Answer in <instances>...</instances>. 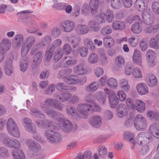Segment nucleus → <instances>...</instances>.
<instances>
[{
  "mask_svg": "<svg viewBox=\"0 0 159 159\" xmlns=\"http://www.w3.org/2000/svg\"><path fill=\"white\" fill-rule=\"evenodd\" d=\"M0 141L5 146L10 148L16 149L20 148L21 146L18 140L13 139L4 133L0 134Z\"/></svg>",
  "mask_w": 159,
  "mask_h": 159,
  "instance_id": "nucleus-1",
  "label": "nucleus"
},
{
  "mask_svg": "<svg viewBox=\"0 0 159 159\" xmlns=\"http://www.w3.org/2000/svg\"><path fill=\"white\" fill-rule=\"evenodd\" d=\"M44 136L48 141L52 144H58L62 140L61 134L53 130H48L45 131Z\"/></svg>",
  "mask_w": 159,
  "mask_h": 159,
  "instance_id": "nucleus-2",
  "label": "nucleus"
},
{
  "mask_svg": "<svg viewBox=\"0 0 159 159\" xmlns=\"http://www.w3.org/2000/svg\"><path fill=\"white\" fill-rule=\"evenodd\" d=\"M152 136L148 133L145 132H141L136 136V139L134 142V144L136 143L139 145L144 146L148 145V144L152 141Z\"/></svg>",
  "mask_w": 159,
  "mask_h": 159,
  "instance_id": "nucleus-3",
  "label": "nucleus"
},
{
  "mask_svg": "<svg viewBox=\"0 0 159 159\" xmlns=\"http://www.w3.org/2000/svg\"><path fill=\"white\" fill-rule=\"evenodd\" d=\"M48 101L46 99L44 101L42 102L40 104V107L44 113L49 116H50L55 120H58L59 118V116L60 113L55 111L53 109L48 107L50 104H48L47 102Z\"/></svg>",
  "mask_w": 159,
  "mask_h": 159,
  "instance_id": "nucleus-4",
  "label": "nucleus"
},
{
  "mask_svg": "<svg viewBox=\"0 0 159 159\" xmlns=\"http://www.w3.org/2000/svg\"><path fill=\"white\" fill-rule=\"evenodd\" d=\"M7 128L8 133L12 136L19 138L20 134L16 123L11 118L8 120L7 122Z\"/></svg>",
  "mask_w": 159,
  "mask_h": 159,
  "instance_id": "nucleus-5",
  "label": "nucleus"
},
{
  "mask_svg": "<svg viewBox=\"0 0 159 159\" xmlns=\"http://www.w3.org/2000/svg\"><path fill=\"white\" fill-rule=\"evenodd\" d=\"M57 120L59 126L66 133H69L72 129L75 131L77 129L76 125H74L73 127L71 122L66 118H60Z\"/></svg>",
  "mask_w": 159,
  "mask_h": 159,
  "instance_id": "nucleus-6",
  "label": "nucleus"
},
{
  "mask_svg": "<svg viewBox=\"0 0 159 159\" xmlns=\"http://www.w3.org/2000/svg\"><path fill=\"white\" fill-rule=\"evenodd\" d=\"M78 114V118L86 119L88 117L89 109L88 103H81L79 104L77 107Z\"/></svg>",
  "mask_w": 159,
  "mask_h": 159,
  "instance_id": "nucleus-7",
  "label": "nucleus"
},
{
  "mask_svg": "<svg viewBox=\"0 0 159 159\" xmlns=\"http://www.w3.org/2000/svg\"><path fill=\"white\" fill-rule=\"evenodd\" d=\"M134 125L136 129L140 131L145 129L147 126L146 120L140 114H138L135 117Z\"/></svg>",
  "mask_w": 159,
  "mask_h": 159,
  "instance_id": "nucleus-8",
  "label": "nucleus"
},
{
  "mask_svg": "<svg viewBox=\"0 0 159 159\" xmlns=\"http://www.w3.org/2000/svg\"><path fill=\"white\" fill-rule=\"evenodd\" d=\"M142 20L146 25H151L154 23V18L153 14L150 9H147L142 14Z\"/></svg>",
  "mask_w": 159,
  "mask_h": 159,
  "instance_id": "nucleus-9",
  "label": "nucleus"
},
{
  "mask_svg": "<svg viewBox=\"0 0 159 159\" xmlns=\"http://www.w3.org/2000/svg\"><path fill=\"white\" fill-rule=\"evenodd\" d=\"M75 24L74 21L69 20H65L60 23V27L62 31L65 32L72 31L75 27Z\"/></svg>",
  "mask_w": 159,
  "mask_h": 159,
  "instance_id": "nucleus-10",
  "label": "nucleus"
},
{
  "mask_svg": "<svg viewBox=\"0 0 159 159\" xmlns=\"http://www.w3.org/2000/svg\"><path fill=\"white\" fill-rule=\"evenodd\" d=\"M102 118L99 115H95L89 119V124L93 127L99 128L102 125Z\"/></svg>",
  "mask_w": 159,
  "mask_h": 159,
  "instance_id": "nucleus-11",
  "label": "nucleus"
},
{
  "mask_svg": "<svg viewBox=\"0 0 159 159\" xmlns=\"http://www.w3.org/2000/svg\"><path fill=\"white\" fill-rule=\"evenodd\" d=\"M48 101L47 103L50 104V106L53 107L60 111H62L63 109V104L58 102L57 100L53 98H47Z\"/></svg>",
  "mask_w": 159,
  "mask_h": 159,
  "instance_id": "nucleus-12",
  "label": "nucleus"
},
{
  "mask_svg": "<svg viewBox=\"0 0 159 159\" xmlns=\"http://www.w3.org/2000/svg\"><path fill=\"white\" fill-rule=\"evenodd\" d=\"M36 39L33 36H30L25 40V42L22 46L23 50L31 49L35 43Z\"/></svg>",
  "mask_w": 159,
  "mask_h": 159,
  "instance_id": "nucleus-13",
  "label": "nucleus"
},
{
  "mask_svg": "<svg viewBox=\"0 0 159 159\" xmlns=\"http://www.w3.org/2000/svg\"><path fill=\"white\" fill-rule=\"evenodd\" d=\"M86 102L87 103H89V104H88L89 111L98 112L101 111L102 109L101 107L94 101L91 99H89L87 98H86Z\"/></svg>",
  "mask_w": 159,
  "mask_h": 159,
  "instance_id": "nucleus-14",
  "label": "nucleus"
},
{
  "mask_svg": "<svg viewBox=\"0 0 159 159\" xmlns=\"http://www.w3.org/2000/svg\"><path fill=\"white\" fill-rule=\"evenodd\" d=\"M88 26L90 30L95 32L99 31L101 28L100 24L94 20H89L88 23Z\"/></svg>",
  "mask_w": 159,
  "mask_h": 159,
  "instance_id": "nucleus-15",
  "label": "nucleus"
},
{
  "mask_svg": "<svg viewBox=\"0 0 159 159\" xmlns=\"http://www.w3.org/2000/svg\"><path fill=\"white\" fill-rule=\"evenodd\" d=\"M66 112L69 116L74 119H78V114L75 108L72 105H69L66 107Z\"/></svg>",
  "mask_w": 159,
  "mask_h": 159,
  "instance_id": "nucleus-16",
  "label": "nucleus"
},
{
  "mask_svg": "<svg viewBox=\"0 0 159 159\" xmlns=\"http://www.w3.org/2000/svg\"><path fill=\"white\" fill-rule=\"evenodd\" d=\"M117 115L120 117L125 116L127 114V109L126 105L123 103L118 105L117 108Z\"/></svg>",
  "mask_w": 159,
  "mask_h": 159,
  "instance_id": "nucleus-17",
  "label": "nucleus"
},
{
  "mask_svg": "<svg viewBox=\"0 0 159 159\" xmlns=\"http://www.w3.org/2000/svg\"><path fill=\"white\" fill-rule=\"evenodd\" d=\"M71 50H56L53 54V59L55 62L58 61L63 55H67Z\"/></svg>",
  "mask_w": 159,
  "mask_h": 159,
  "instance_id": "nucleus-18",
  "label": "nucleus"
},
{
  "mask_svg": "<svg viewBox=\"0 0 159 159\" xmlns=\"http://www.w3.org/2000/svg\"><path fill=\"white\" fill-rule=\"evenodd\" d=\"M52 37L50 35H47L44 37L40 42L36 43V47L40 48H43L48 45L51 42Z\"/></svg>",
  "mask_w": 159,
  "mask_h": 159,
  "instance_id": "nucleus-19",
  "label": "nucleus"
},
{
  "mask_svg": "<svg viewBox=\"0 0 159 159\" xmlns=\"http://www.w3.org/2000/svg\"><path fill=\"white\" fill-rule=\"evenodd\" d=\"M99 4V0H90L89 6L92 15H95L97 12Z\"/></svg>",
  "mask_w": 159,
  "mask_h": 159,
  "instance_id": "nucleus-20",
  "label": "nucleus"
},
{
  "mask_svg": "<svg viewBox=\"0 0 159 159\" xmlns=\"http://www.w3.org/2000/svg\"><path fill=\"white\" fill-rule=\"evenodd\" d=\"M35 123L37 126L40 128H45L51 127L52 123L47 120H36Z\"/></svg>",
  "mask_w": 159,
  "mask_h": 159,
  "instance_id": "nucleus-21",
  "label": "nucleus"
},
{
  "mask_svg": "<svg viewBox=\"0 0 159 159\" xmlns=\"http://www.w3.org/2000/svg\"><path fill=\"white\" fill-rule=\"evenodd\" d=\"M26 145L30 150L31 151L32 154V153H37V152H38V148L33 140L31 139L27 140Z\"/></svg>",
  "mask_w": 159,
  "mask_h": 159,
  "instance_id": "nucleus-22",
  "label": "nucleus"
},
{
  "mask_svg": "<svg viewBox=\"0 0 159 159\" xmlns=\"http://www.w3.org/2000/svg\"><path fill=\"white\" fill-rule=\"evenodd\" d=\"M137 92L140 95H145L148 92V88L147 85L144 83H140L136 87Z\"/></svg>",
  "mask_w": 159,
  "mask_h": 159,
  "instance_id": "nucleus-23",
  "label": "nucleus"
},
{
  "mask_svg": "<svg viewBox=\"0 0 159 159\" xmlns=\"http://www.w3.org/2000/svg\"><path fill=\"white\" fill-rule=\"evenodd\" d=\"M42 58V53L40 52L36 53L34 55L33 57V68L35 69L39 65Z\"/></svg>",
  "mask_w": 159,
  "mask_h": 159,
  "instance_id": "nucleus-24",
  "label": "nucleus"
},
{
  "mask_svg": "<svg viewBox=\"0 0 159 159\" xmlns=\"http://www.w3.org/2000/svg\"><path fill=\"white\" fill-rule=\"evenodd\" d=\"M13 57H11L10 61H7L5 64V71L6 74L8 75H10L13 72L14 69L12 65Z\"/></svg>",
  "mask_w": 159,
  "mask_h": 159,
  "instance_id": "nucleus-25",
  "label": "nucleus"
},
{
  "mask_svg": "<svg viewBox=\"0 0 159 159\" xmlns=\"http://www.w3.org/2000/svg\"><path fill=\"white\" fill-rule=\"evenodd\" d=\"M150 132L155 137L159 139V126L155 124H153L150 126Z\"/></svg>",
  "mask_w": 159,
  "mask_h": 159,
  "instance_id": "nucleus-26",
  "label": "nucleus"
},
{
  "mask_svg": "<svg viewBox=\"0 0 159 159\" xmlns=\"http://www.w3.org/2000/svg\"><path fill=\"white\" fill-rule=\"evenodd\" d=\"M146 81L150 86H153L157 84V80L153 75L149 74L146 79Z\"/></svg>",
  "mask_w": 159,
  "mask_h": 159,
  "instance_id": "nucleus-27",
  "label": "nucleus"
},
{
  "mask_svg": "<svg viewBox=\"0 0 159 159\" xmlns=\"http://www.w3.org/2000/svg\"><path fill=\"white\" fill-rule=\"evenodd\" d=\"M134 6L137 9L141 11L145 10L147 7L148 5L145 4L143 0H136L134 3Z\"/></svg>",
  "mask_w": 159,
  "mask_h": 159,
  "instance_id": "nucleus-28",
  "label": "nucleus"
},
{
  "mask_svg": "<svg viewBox=\"0 0 159 159\" xmlns=\"http://www.w3.org/2000/svg\"><path fill=\"white\" fill-rule=\"evenodd\" d=\"M76 32L79 34H84L89 31V28L85 25L80 24L78 25L75 29Z\"/></svg>",
  "mask_w": 159,
  "mask_h": 159,
  "instance_id": "nucleus-29",
  "label": "nucleus"
},
{
  "mask_svg": "<svg viewBox=\"0 0 159 159\" xmlns=\"http://www.w3.org/2000/svg\"><path fill=\"white\" fill-rule=\"evenodd\" d=\"M112 28L114 30H122L125 28V23L121 21H115L112 24Z\"/></svg>",
  "mask_w": 159,
  "mask_h": 159,
  "instance_id": "nucleus-30",
  "label": "nucleus"
},
{
  "mask_svg": "<svg viewBox=\"0 0 159 159\" xmlns=\"http://www.w3.org/2000/svg\"><path fill=\"white\" fill-rule=\"evenodd\" d=\"M134 62L139 65H141L142 60L141 54L139 50H135L133 56Z\"/></svg>",
  "mask_w": 159,
  "mask_h": 159,
  "instance_id": "nucleus-31",
  "label": "nucleus"
},
{
  "mask_svg": "<svg viewBox=\"0 0 159 159\" xmlns=\"http://www.w3.org/2000/svg\"><path fill=\"white\" fill-rule=\"evenodd\" d=\"M11 43L10 39L7 38L3 39L0 43V48L2 50H9Z\"/></svg>",
  "mask_w": 159,
  "mask_h": 159,
  "instance_id": "nucleus-32",
  "label": "nucleus"
},
{
  "mask_svg": "<svg viewBox=\"0 0 159 159\" xmlns=\"http://www.w3.org/2000/svg\"><path fill=\"white\" fill-rule=\"evenodd\" d=\"M77 77L74 75H68L64 77L63 81L69 84L77 83Z\"/></svg>",
  "mask_w": 159,
  "mask_h": 159,
  "instance_id": "nucleus-33",
  "label": "nucleus"
},
{
  "mask_svg": "<svg viewBox=\"0 0 159 159\" xmlns=\"http://www.w3.org/2000/svg\"><path fill=\"white\" fill-rule=\"evenodd\" d=\"M71 96V93L69 92H61L57 97L62 102H64L68 101Z\"/></svg>",
  "mask_w": 159,
  "mask_h": 159,
  "instance_id": "nucleus-34",
  "label": "nucleus"
},
{
  "mask_svg": "<svg viewBox=\"0 0 159 159\" xmlns=\"http://www.w3.org/2000/svg\"><path fill=\"white\" fill-rule=\"evenodd\" d=\"M12 153L15 159H25V154L21 150H13Z\"/></svg>",
  "mask_w": 159,
  "mask_h": 159,
  "instance_id": "nucleus-35",
  "label": "nucleus"
},
{
  "mask_svg": "<svg viewBox=\"0 0 159 159\" xmlns=\"http://www.w3.org/2000/svg\"><path fill=\"white\" fill-rule=\"evenodd\" d=\"M159 30V24H156L153 26L145 27L144 31L146 33H154Z\"/></svg>",
  "mask_w": 159,
  "mask_h": 159,
  "instance_id": "nucleus-36",
  "label": "nucleus"
},
{
  "mask_svg": "<svg viewBox=\"0 0 159 159\" xmlns=\"http://www.w3.org/2000/svg\"><path fill=\"white\" fill-rule=\"evenodd\" d=\"M98 152L101 157L105 158L107 153V150L104 145H100L98 148Z\"/></svg>",
  "mask_w": 159,
  "mask_h": 159,
  "instance_id": "nucleus-37",
  "label": "nucleus"
},
{
  "mask_svg": "<svg viewBox=\"0 0 159 159\" xmlns=\"http://www.w3.org/2000/svg\"><path fill=\"white\" fill-rule=\"evenodd\" d=\"M30 113L31 115L35 117L43 118L46 117L45 115L42 113L39 110L34 108L31 109Z\"/></svg>",
  "mask_w": 159,
  "mask_h": 159,
  "instance_id": "nucleus-38",
  "label": "nucleus"
},
{
  "mask_svg": "<svg viewBox=\"0 0 159 159\" xmlns=\"http://www.w3.org/2000/svg\"><path fill=\"white\" fill-rule=\"evenodd\" d=\"M73 71L75 73L79 75H83L87 72V70L82 65L75 66L73 69Z\"/></svg>",
  "mask_w": 159,
  "mask_h": 159,
  "instance_id": "nucleus-39",
  "label": "nucleus"
},
{
  "mask_svg": "<svg viewBox=\"0 0 159 159\" xmlns=\"http://www.w3.org/2000/svg\"><path fill=\"white\" fill-rule=\"evenodd\" d=\"M16 48H18L21 46V44L24 40V36L21 34H19L16 35L14 37Z\"/></svg>",
  "mask_w": 159,
  "mask_h": 159,
  "instance_id": "nucleus-40",
  "label": "nucleus"
},
{
  "mask_svg": "<svg viewBox=\"0 0 159 159\" xmlns=\"http://www.w3.org/2000/svg\"><path fill=\"white\" fill-rule=\"evenodd\" d=\"M109 98L111 107L112 108H115L119 102V99L116 94H113L112 96Z\"/></svg>",
  "mask_w": 159,
  "mask_h": 159,
  "instance_id": "nucleus-41",
  "label": "nucleus"
},
{
  "mask_svg": "<svg viewBox=\"0 0 159 159\" xmlns=\"http://www.w3.org/2000/svg\"><path fill=\"white\" fill-rule=\"evenodd\" d=\"M103 42L105 46L107 47H111L115 43L114 39L110 36L104 38Z\"/></svg>",
  "mask_w": 159,
  "mask_h": 159,
  "instance_id": "nucleus-42",
  "label": "nucleus"
},
{
  "mask_svg": "<svg viewBox=\"0 0 159 159\" xmlns=\"http://www.w3.org/2000/svg\"><path fill=\"white\" fill-rule=\"evenodd\" d=\"M98 87L99 84L97 82H93L86 87V90L89 92H93L98 89Z\"/></svg>",
  "mask_w": 159,
  "mask_h": 159,
  "instance_id": "nucleus-43",
  "label": "nucleus"
},
{
  "mask_svg": "<svg viewBox=\"0 0 159 159\" xmlns=\"http://www.w3.org/2000/svg\"><path fill=\"white\" fill-rule=\"evenodd\" d=\"M96 97L100 103L104 104L106 99V96L103 92L99 91L96 93Z\"/></svg>",
  "mask_w": 159,
  "mask_h": 159,
  "instance_id": "nucleus-44",
  "label": "nucleus"
},
{
  "mask_svg": "<svg viewBox=\"0 0 159 159\" xmlns=\"http://www.w3.org/2000/svg\"><path fill=\"white\" fill-rule=\"evenodd\" d=\"M72 71V69L70 68L62 69L59 71L57 74V78L60 79L64 78L65 75L71 73Z\"/></svg>",
  "mask_w": 159,
  "mask_h": 159,
  "instance_id": "nucleus-45",
  "label": "nucleus"
},
{
  "mask_svg": "<svg viewBox=\"0 0 159 159\" xmlns=\"http://www.w3.org/2000/svg\"><path fill=\"white\" fill-rule=\"evenodd\" d=\"M136 107L137 111L142 112L145 109V103L142 101L137 100L136 101Z\"/></svg>",
  "mask_w": 159,
  "mask_h": 159,
  "instance_id": "nucleus-46",
  "label": "nucleus"
},
{
  "mask_svg": "<svg viewBox=\"0 0 159 159\" xmlns=\"http://www.w3.org/2000/svg\"><path fill=\"white\" fill-rule=\"evenodd\" d=\"M131 30L134 33L138 34L141 32L143 30V28L140 25V23L137 22L132 26Z\"/></svg>",
  "mask_w": 159,
  "mask_h": 159,
  "instance_id": "nucleus-47",
  "label": "nucleus"
},
{
  "mask_svg": "<svg viewBox=\"0 0 159 159\" xmlns=\"http://www.w3.org/2000/svg\"><path fill=\"white\" fill-rule=\"evenodd\" d=\"M10 156V154L7 148L4 147H0V158H7Z\"/></svg>",
  "mask_w": 159,
  "mask_h": 159,
  "instance_id": "nucleus-48",
  "label": "nucleus"
},
{
  "mask_svg": "<svg viewBox=\"0 0 159 159\" xmlns=\"http://www.w3.org/2000/svg\"><path fill=\"white\" fill-rule=\"evenodd\" d=\"M91 157V153L90 151L85 152L83 154L79 153L75 159H90Z\"/></svg>",
  "mask_w": 159,
  "mask_h": 159,
  "instance_id": "nucleus-49",
  "label": "nucleus"
},
{
  "mask_svg": "<svg viewBox=\"0 0 159 159\" xmlns=\"http://www.w3.org/2000/svg\"><path fill=\"white\" fill-rule=\"evenodd\" d=\"M68 42L73 44L74 48H77L79 47V39L76 38V36H74L68 38Z\"/></svg>",
  "mask_w": 159,
  "mask_h": 159,
  "instance_id": "nucleus-50",
  "label": "nucleus"
},
{
  "mask_svg": "<svg viewBox=\"0 0 159 159\" xmlns=\"http://www.w3.org/2000/svg\"><path fill=\"white\" fill-rule=\"evenodd\" d=\"M84 43L87 50H94L95 49V45L88 38H85L84 40Z\"/></svg>",
  "mask_w": 159,
  "mask_h": 159,
  "instance_id": "nucleus-51",
  "label": "nucleus"
},
{
  "mask_svg": "<svg viewBox=\"0 0 159 159\" xmlns=\"http://www.w3.org/2000/svg\"><path fill=\"white\" fill-rule=\"evenodd\" d=\"M25 129L28 132L34 134L36 132V128L35 125L32 123L24 125Z\"/></svg>",
  "mask_w": 159,
  "mask_h": 159,
  "instance_id": "nucleus-52",
  "label": "nucleus"
},
{
  "mask_svg": "<svg viewBox=\"0 0 159 159\" xmlns=\"http://www.w3.org/2000/svg\"><path fill=\"white\" fill-rule=\"evenodd\" d=\"M111 6L113 8L117 9L121 7L122 5V0H111Z\"/></svg>",
  "mask_w": 159,
  "mask_h": 159,
  "instance_id": "nucleus-53",
  "label": "nucleus"
},
{
  "mask_svg": "<svg viewBox=\"0 0 159 159\" xmlns=\"http://www.w3.org/2000/svg\"><path fill=\"white\" fill-rule=\"evenodd\" d=\"M138 22V23H142V21L140 17L137 15L134 16H130L129 17L126 19V21L128 23H131L132 21Z\"/></svg>",
  "mask_w": 159,
  "mask_h": 159,
  "instance_id": "nucleus-54",
  "label": "nucleus"
},
{
  "mask_svg": "<svg viewBox=\"0 0 159 159\" xmlns=\"http://www.w3.org/2000/svg\"><path fill=\"white\" fill-rule=\"evenodd\" d=\"M107 82V85L111 88L114 89L118 86L117 80L114 78H111L109 79Z\"/></svg>",
  "mask_w": 159,
  "mask_h": 159,
  "instance_id": "nucleus-55",
  "label": "nucleus"
},
{
  "mask_svg": "<svg viewBox=\"0 0 159 159\" xmlns=\"http://www.w3.org/2000/svg\"><path fill=\"white\" fill-rule=\"evenodd\" d=\"M112 30L111 26L107 25L103 27L101 30L102 34L104 35H107L112 32Z\"/></svg>",
  "mask_w": 159,
  "mask_h": 159,
  "instance_id": "nucleus-56",
  "label": "nucleus"
},
{
  "mask_svg": "<svg viewBox=\"0 0 159 159\" xmlns=\"http://www.w3.org/2000/svg\"><path fill=\"white\" fill-rule=\"evenodd\" d=\"M98 60V57L97 54L94 53L90 54L88 58L89 62L90 63H95L97 62Z\"/></svg>",
  "mask_w": 159,
  "mask_h": 159,
  "instance_id": "nucleus-57",
  "label": "nucleus"
},
{
  "mask_svg": "<svg viewBox=\"0 0 159 159\" xmlns=\"http://www.w3.org/2000/svg\"><path fill=\"white\" fill-rule=\"evenodd\" d=\"M62 44V41L61 39H57L55 40L52 43L50 50L58 49Z\"/></svg>",
  "mask_w": 159,
  "mask_h": 159,
  "instance_id": "nucleus-58",
  "label": "nucleus"
},
{
  "mask_svg": "<svg viewBox=\"0 0 159 159\" xmlns=\"http://www.w3.org/2000/svg\"><path fill=\"white\" fill-rule=\"evenodd\" d=\"M106 14L103 13L98 14L97 16V21L100 24L105 23L106 21Z\"/></svg>",
  "mask_w": 159,
  "mask_h": 159,
  "instance_id": "nucleus-59",
  "label": "nucleus"
},
{
  "mask_svg": "<svg viewBox=\"0 0 159 159\" xmlns=\"http://www.w3.org/2000/svg\"><path fill=\"white\" fill-rule=\"evenodd\" d=\"M115 61L116 65L119 67H122L125 65V60L121 56L116 57L115 58Z\"/></svg>",
  "mask_w": 159,
  "mask_h": 159,
  "instance_id": "nucleus-60",
  "label": "nucleus"
},
{
  "mask_svg": "<svg viewBox=\"0 0 159 159\" xmlns=\"http://www.w3.org/2000/svg\"><path fill=\"white\" fill-rule=\"evenodd\" d=\"M106 19L108 22L111 23L112 22L114 19V16L112 11L107 10L106 12Z\"/></svg>",
  "mask_w": 159,
  "mask_h": 159,
  "instance_id": "nucleus-61",
  "label": "nucleus"
},
{
  "mask_svg": "<svg viewBox=\"0 0 159 159\" xmlns=\"http://www.w3.org/2000/svg\"><path fill=\"white\" fill-rule=\"evenodd\" d=\"M152 9L155 14L159 16V2H155L152 3Z\"/></svg>",
  "mask_w": 159,
  "mask_h": 159,
  "instance_id": "nucleus-62",
  "label": "nucleus"
},
{
  "mask_svg": "<svg viewBox=\"0 0 159 159\" xmlns=\"http://www.w3.org/2000/svg\"><path fill=\"white\" fill-rule=\"evenodd\" d=\"M81 11L82 14L84 15L87 16L89 14L90 10L88 4H84L82 6Z\"/></svg>",
  "mask_w": 159,
  "mask_h": 159,
  "instance_id": "nucleus-63",
  "label": "nucleus"
},
{
  "mask_svg": "<svg viewBox=\"0 0 159 159\" xmlns=\"http://www.w3.org/2000/svg\"><path fill=\"white\" fill-rule=\"evenodd\" d=\"M132 73L135 78H139L142 77L141 70L139 68H135L133 69Z\"/></svg>",
  "mask_w": 159,
  "mask_h": 159,
  "instance_id": "nucleus-64",
  "label": "nucleus"
}]
</instances>
